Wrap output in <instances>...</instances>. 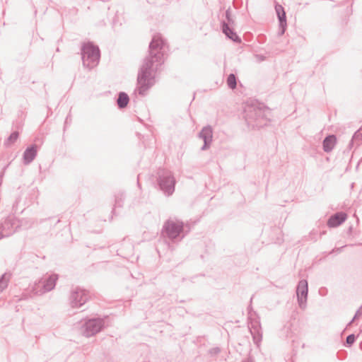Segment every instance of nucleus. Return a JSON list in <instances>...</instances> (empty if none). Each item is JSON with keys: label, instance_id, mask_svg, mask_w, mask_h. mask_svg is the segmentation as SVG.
<instances>
[{"label": "nucleus", "instance_id": "1", "mask_svg": "<svg viewBox=\"0 0 362 362\" xmlns=\"http://www.w3.org/2000/svg\"><path fill=\"white\" fill-rule=\"evenodd\" d=\"M165 42L160 35H154L149 43L148 56L144 61L138 76V92L144 95L145 93L154 84L155 76L158 67L163 64V49Z\"/></svg>", "mask_w": 362, "mask_h": 362}, {"label": "nucleus", "instance_id": "2", "mask_svg": "<svg viewBox=\"0 0 362 362\" xmlns=\"http://www.w3.org/2000/svg\"><path fill=\"white\" fill-rule=\"evenodd\" d=\"M270 116V109L257 100L247 102L244 109V118L248 127L252 129L267 126Z\"/></svg>", "mask_w": 362, "mask_h": 362}, {"label": "nucleus", "instance_id": "3", "mask_svg": "<svg viewBox=\"0 0 362 362\" xmlns=\"http://www.w3.org/2000/svg\"><path fill=\"white\" fill-rule=\"evenodd\" d=\"M191 230V224L181 220L168 219L162 228V235L172 242L181 241Z\"/></svg>", "mask_w": 362, "mask_h": 362}, {"label": "nucleus", "instance_id": "4", "mask_svg": "<svg viewBox=\"0 0 362 362\" xmlns=\"http://www.w3.org/2000/svg\"><path fill=\"white\" fill-rule=\"evenodd\" d=\"M156 182L158 188L165 196L170 197L174 193L177 181L170 170L159 168L156 173Z\"/></svg>", "mask_w": 362, "mask_h": 362}, {"label": "nucleus", "instance_id": "5", "mask_svg": "<svg viewBox=\"0 0 362 362\" xmlns=\"http://www.w3.org/2000/svg\"><path fill=\"white\" fill-rule=\"evenodd\" d=\"M81 54L83 66L91 69L96 66L100 61V51L92 42L83 43Z\"/></svg>", "mask_w": 362, "mask_h": 362}, {"label": "nucleus", "instance_id": "6", "mask_svg": "<svg viewBox=\"0 0 362 362\" xmlns=\"http://www.w3.org/2000/svg\"><path fill=\"white\" fill-rule=\"evenodd\" d=\"M90 299L88 290L78 286L72 287L69 296V304L72 308H81Z\"/></svg>", "mask_w": 362, "mask_h": 362}, {"label": "nucleus", "instance_id": "7", "mask_svg": "<svg viewBox=\"0 0 362 362\" xmlns=\"http://www.w3.org/2000/svg\"><path fill=\"white\" fill-rule=\"evenodd\" d=\"M105 318L93 317L86 320L81 326L82 334L90 337L101 332L105 327Z\"/></svg>", "mask_w": 362, "mask_h": 362}, {"label": "nucleus", "instance_id": "8", "mask_svg": "<svg viewBox=\"0 0 362 362\" xmlns=\"http://www.w3.org/2000/svg\"><path fill=\"white\" fill-rule=\"evenodd\" d=\"M226 21H223L221 23L223 33H224L228 38L230 39L234 42L240 43L242 41L241 38L237 35L234 31V29L232 28L235 24V21L232 18L230 8H228L226 11Z\"/></svg>", "mask_w": 362, "mask_h": 362}, {"label": "nucleus", "instance_id": "9", "mask_svg": "<svg viewBox=\"0 0 362 362\" xmlns=\"http://www.w3.org/2000/svg\"><path fill=\"white\" fill-rule=\"evenodd\" d=\"M247 320L248 328L252 336L253 341L257 346H259L262 340V332L259 317L257 315L252 316V314L249 313Z\"/></svg>", "mask_w": 362, "mask_h": 362}, {"label": "nucleus", "instance_id": "10", "mask_svg": "<svg viewBox=\"0 0 362 362\" xmlns=\"http://www.w3.org/2000/svg\"><path fill=\"white\" fill-rule=\"evenodd\" d=\"M18 226L19 224L13 216L6 217L0 222V240L12 235Z\"/></svg>", "mask_w": 362, "mask_h": 362}, {"label": "nucleus", "instance_id": "11", "mask_svg": "<svg viewBox=\"0 0 362 362\" xmlns=\"http://www.w3.org/2000/svg\"><path fill=\"white\" fill-rule=\"evenodd\" d=\"M308 295V281L305 279H301L298 281V285L296 286V296L298 306L302 310H305L307 307Z\"/></svg>", "mask_w": 362, "mask_h": 362}, {"label": "nucleus", "instance_id": "12", "mask_svg": "<svg viewBox=\"0 0 362 362\" xmlns=\"http://www.w3.org/2000/svg\"><path fill=\"white\" fill-rule=\"evenodd\" d=\"M275 11L279 20V28L278 35L281 36L285 33L287 28L286 15L284 7L280 4H276L275 6Z\"/></svg>", "mask_w": 362, "mask_h": 362}, {"label": "nucleus", "instance_id": "13", "mask_svg": "<svg viewBox=\"0 0 362 362\" xmlns=\"http://www.w3.org/2000/svg\"><path fill=\"white\" fill-rule=\"evenodd\" d=\"M58 279V274H50L47 278L45 279L44 281H42V288L39 291H35V293L41 295L45 293L51 291L55 288Z\"/></svg>", "mask_w": 362, "mask_h": 362}, {"label": "nucleus", "instance_id": "14", "mask_svg": "<svg viewBox=\"0 0 362 362\" xmlns=\"http://www.w3.org/2000/svg\"><path fill=\"white\" fill-rule=\"evenodd\" d=\"M347 218V215L344 212H337L332 215L328 221L327 226L329 228H335L342 224Z\"/></svg>", "mask_w": 362, "mask_h": 362}, {"label": "nucleus", "instance_id": "15", "mask_svg": "<svg viewBox=\"0 0 362 362\" xmlns=\"http://www.w3.org/2000/svg\"><path fill=\"white\" fill-rule=\"evenodd\" d=\"M37 153V146L32 144L28 146L23 155V163L30 164L36 157Z\"/></svg>", "mask_w": 362, "mask_h": 362}, {"label": "nucleus", "instance_id": "16", "mask_svg": "<svg viewBox=\"0 0 362 362\" xmlns=\"http://www.w3.org/2000/svg\"><path fill=\"white\" fill-rule=\"evenodd\" d=\"M337 137H324L322 141V149L326 153L331 152L337 142Z\"/></svg>", "mask_w": 362, "mask_h": 362}, {"label": "nucleus", "instance_id": "17", "mask_svg": "<svg viewBox=\"0 0 362 362\" xmlns=\"http://www.w3.org/2000/svg\"><path fill=\"white\" fill-rule=\"evenodd\" d=\"M129 102V97L125 92H119L117 99V105L119 109L125 108Z\"/></svg>", "mask_w": 362, "mask_h": 362}, {"label": "nucleus", "instance_id": "18", "mask_svg": "<svg viewBox=\"0 0 362 362\" xmlns=\"http://www.w3.org/2000/svg\"><path fill=\"white\" fill-rule=\"evenodd\" d=\"M11 276L12 274L10 272H6L0 276V293L3 292L7 288Z\"/></svg>", "mask_w": 362, "mask_h": 362}, {"label": "nucleus", "instance_id": "19", "mask_svg": "<svg viewBox=\"0 0 362 362\" xmlns=\"http://www.w3.org/2000/svg\"><path fill=\"white\" fill-rule=\"evenodd\" d=\"M125 199V194L124 192H119L115 195L114 208L112 209V213L115 214L116 208H122L124 205Z\"/></svg>", "mask_w": 362, "mask_h": 362}, {"label": "nucleus", "instance_id": "20", "mask_svg": "<svg viewBox=\"0 0 362 362\" xmlns=\"http://www.w3.org/2000/svg\"><path fill=\"white\" fill-rule=\"evenodd\" d=\"M226 83L230 89L235 88L237 86V78L235 75L234 74H230L227 77Z\"/></svg>", "mask_w": 362, "mask_h": 362}, {"label": "nucleus", "instance_id": "21", "mask_svg": "<svg viewBox=\"0 0 362 362\" xmlns=\"http://www.w3.org/2000/svg\"><path fill=\"white\" fill-rule=\"evenodd\" d=\"M21 202V198L20 197H16L12 206V211L14 214L19 213V211H21V213L23 212V209H21V207L19 206Z\"/></svg>", "mask_w": 362, "mask_h": 362}, {"label": "nucleus", "instance_id": "22", "mask_svg": "<svg viewBox=\"0 0 362 362\" xmlns=\"http://www.w3.org/2000/svg\"><path fill=\"white\" fill-rule=\"evenodd\" d=\"M356 339V335H355L354 334H350L346 337V341L344 342V345L346 347H351L354 344Z\"/></svg>", "mask_w": 362, "mask_h": 362}, {"label": "nucleus", "instance_id": "23", "mask_svg": "<svg viewBox=\"0 0 362 362\" xmlns=\"http://www.w3.org/2000/svg\"><path fill=\"white\" fill-rule=\"evenodd\" d=\"M213 129L210 125L204 127L199 132L197 136H212Z\"/></svg>", "mask_w": 362, "mask_h": 362}, {"label": "nucleus", "instance_id": "24", "mask_svg": "<svg viewBox=\"0 0 362 362\" xmlns=\"http://www.w3.org/2000/svg\"><path fill=\"white\" fill-rule=\"evenodd\" d=\"M204 140V145L201 147L202 151L208 149L213 141V137H200Z\"/></svg>", "mask_w": 362, "mask_h": 362}, {"label": "nucleus", "instance_id": "25", "mask_svg": "<svg viewBox=\"0 0 362 362\" xmlns=\"http://www.w3.org/2000/svg\"><path fill=\"white\" fill-rule=\"evenodd\" d=\"M355 142L357 143V146H359L362 143V137H351V139L348 145V148L349 150H351L353 148Z\"/></svg>", "mask_w": 362, "mask_h": 362}, {"label": "nucleus", "instance_id": "26", "mask_svg": "<svg viewBox=\"0 0 362 362\" xmlns=\"http://www.w3.org/2000/svg\"><path fill=\"white\" fill-rule=\"evenodd\" d=\"M291 324H288L287 325H285L284 327V331L285 332L286 337H287V338L291 337V336H292V332H291Z\"/></svg>", "mask_w": 362, "mask_h": 362}, {"label": "nucleus", "instance_id": "27", "mask_svg": "<svg viewBox=\"0 0 362 362\" xmlns=\"http://www.w3.org/2000/svg\"><path fill=\"white\" fill-rule=\"evenodd\" d=\"M362 314V305L360 306V308L358 309V310L356 312L354 317L352 318V320L348 323L347 326L346 327H349L351 325V323L356 320L357 319V317H358V315H361Z\"/></svg>", "mask_w": 362, "mask_h": 362}, {"label": "nucleus", "instance_id": "28", "mask_svg": "<svg viewBox=\"0 0 362 362\" xmlns=\"http://www.w3.org/2000/svg\"><path fill=\"white\" fill-rule=\"evenodd\" d=\"M18 137H7V139L4 141V145L6 146H9L10 145L14 144Z\"/></svg>", "mask_w": 362, "mask_h": 362}, {"label": "nucleus", "instance_id": "29", "mask_svg": "<svg viewBox=\"0 0 362 362\" xmlns=\"http://www.w3.org/2000/svg\"><path fill=\"white\" fill-rule=\"evenodd\" d=\"M221 352V349L219 347H214L209 350V354L211 356H216Z\"/></svg>", "mask_w": 362, "mask_h": 362}, {"label": "nucleus", "instance_id": "30", "mask_svg": "<svg viewBox=\"0 0 362 362\" xmlns=\"http://www.w3.org/2000/svg\"><path fill=\"white\" fill-rule=\"evenodd\" d=\"M337 356L339 360H343L346 357V352L345 351H339L337 352Z\"/></svg>", "mask_w": 362, "mask_h": 362}, {"label": "nucleus", "instance_id": "31", "mask_svg": "<svg viewBox=\"0 0 362 362\" xmlns=\"http://www.w3.org/2000/svg\"><path fill=\"white\" fill-rule=\"evenodd\" d=\"M345 247H346V245H344L340 247H335L329 252V254H332L334 252H341L342 251L343 248Z\"/></svg>", "mask_w": 362, "mask_h": 362}, {"label": "nucleus", "instance_id": "32", "mask_svg": "<svg viewBox=\"0 0 362 362\" xmlns=\"http://www.w3.org/2000/svg\"><path fill=\"white\" fill-rule=\"evenodd\" d=\"M352 136H362V127L358 129L357 131L354 132Z\"/></svg>", "mask_w": 362, "mask_h": 362}, {"label": "nucleus", "instance_id": "33", "mask_svg": "<svg viewBox=\"0 0 362 362\" xmlns=\"http://www.w3.org/2000/svg\"><path fill=\"white\" fill-rule=\"evenodd\" d=\"M327 289L325 288H321L320 290H319V293L321 296H325L327 294Z\"/></svg>", "mask_w": 362, "mask_h": 362}, {"label": "nucleus", "instance_id": "34", "mask_svg": "<svg viewBox=\"0 0 362 362\" xmlns=\"http://www.w3.org/2000/svg\"><path fill=\"white\" fill-rule=\"evenodd\" d=\"M241 362H255V360L252 356H249L248 358L243 360Z\"/></svg>", "mask_w": 362, "mask_h": 362}, {"label": "nucleus", "instance_id": "35", "mask_svg": "<svg viewBox=\"0 0 362 362\" xmlns=\"http://www.w3.org/2000/svg\"><path fill=\"white\" fill-rule=\"evenodd\" d=\"M352 230H353V226H350L346 231V233L348 235H351V233H352Z\"/></svg>", "mask_w": 362, "mask_h": 362}, {"label": "nucleus", "instance_id": "36", "mask_svg": "<svg viewBox=\"0 0 362 362\" xmlns=\"http://www.w3.org/2000/svg\"><path fill=\"white\" fill-rule=\"evenodd\" d=\"M252 307H251L250 305V306H248V308H247L248 313H251L252 314V316H255V315H257L256 313H255V312H253V311L252 310Z\"/></svg>", "mask_w": 362, "mask_h": 362}, {"label": "nucleus", "instance_id": "37", "mask_svg": "<svg viewBox=\"0 0 362 362\" xmlns=\"http://www.w3.org/2000/svg\"><path fill=\"white\" fill-rule=\"evenodd\" d=\"M9 136H19V132H17V131H14Z\"/></svg>", "mask_w": 362, "mask_h": 362}, {"label": "nucleus", "instance_id": "38", "mask_svg": "<svg viewBox=\"0 0 362 362\" xmlns=\"http://www.w3.org/2000/svg\"><path fill=\"white\" fill-rule=\"evenodd\" d=\"M139 179V175H138V177H137V185L140 188L141 187V185H140Z\"/></svg>", "mask_w": 362, "mask_h": 362}, {"label": "nucleus", "instance_id": "39", "mask_svg": "<svg viewBox=\"0 0 362 362\" xmlns=\"http://www.w3.org/2000/svg\"><path fill=\"white\" fill-rule=\"evenodd\" d=\"M360 349L362 350V341L359 344Z\"/></svg>", "mask_w": 362, "mask_h": 362}, {"label": "nucleus", "instance_id": "40", "mask_svg": "<svg viewBox=\"0 0 362 362\" xmlns=\"http://www.w3.org/2000/svg\"><path fill=\"white\" fill-rule=\"evenodd\" d=\"M327 136H335V135L329 134H327Z\"/></svg>", "mask_w": 362, "mask_h": 362}]
</instances>
